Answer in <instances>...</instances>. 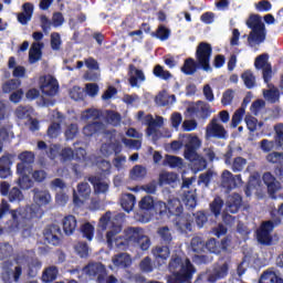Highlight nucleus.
<instances>
[{"instance_id": "f257e3e1", "label": "nucleus", "mask_w": 283, "mask_h": 283, "mask_svg": "<svg viewBox=\"0 0 283 283\" xmlns=\"http://www.w3.org/2000/svg\"><path fill=\"white\" fill-rule=\"evenodd\" d=\"M123 231V226H115L106 233V242L108 247L115 244L116 249L125 251L129 249V244H136L144 235L145 230L138 227H129L124 230V235H118Z\"/></svg>"}, {"instance_id": "f03ea898", "label": "nucleus", "mask_w": 283, "mask_h": 283, "mask_svg": "<svg viewBox=\"0 0 283 283\" xmlns=\"http://www.w3.org/2000/svg\"><path fill=\"white\" fill-rule=\"evenodd\" d=\"M170 274L167 276V283H185L193 280L196 268L189 259L182 262V256L174 254L168 264Z\"/></svg>"}, {"instance_id": "7ed1b4c3", "label": "nucleus", "mask_w": 283, "mask_h": 283, "mask_svg": "<svg viewBox=\"0 0 283 283\" xmlns=\"http://www.w3.org/2000/svg\"><path fill=\"white\" fill-rule=\"evenodd\" d=\"M82 272L88 280L96 283H118V279L114 274L108 275L107 266L102 262H88Z\"/></svg>"}, {"instance_id": "20e7f679", "label": "nucleus", "mask_w": 283, "mask_h": 283, "mask_svg": "<svg viewBox=\"0 0 283 283\" xmlns=\"http://www.w3.org/2000/svg\"><path fill=\"white\" fill-rule=\"evenodd\" d=\"M245 25L251 30L248 35V43L251 48H253V43L260 45V43L266 41V25L260 14H250L245 21Z\"/></svg>"}, {"instance_id": "39448f33", "label": "nucleus", "mask_w": 283, "mask_h": 283, "mask_svg": "<svg viewBox=\"0 0 283 283\" xmlns=\"http://www.w3.org/2000/svg\"><path fill=\"white\" fill-rule=\"evenodd\" d=\"M200 138L198 136L190 137L188 143L185 145L184 158L189 160V163H193L195 165H199L197 167L198 171H202V169H207V160L198 155V149H200Z\"/></svg>"}, {"instance_id": "423d86ee", "label": "nucleus", "mask_w": 283, "mask_h": 283, "mask_svg": "<svg viewBox=\"0 0 283 283\" xmlns=\"http://www.w3.org/2000/svg\"><path fill=\"white\" fill-rule=\"evenodd\" d=\"M211 54H213V48L208 42H200L197 45L195 59L199 62L203 72H213L211 67Z\"/></svg>"}, {"instance_id": "0eeeda50", "label": "nucleus", "mask_w": 283, "mask_h": 283, "mask_svg": "<svg viewBox=\"0 0 283 283\" xmlns=\"http://www.w3.org/2000/svg\"><path fill=\"white\" fill-rule=\"evenodd\" d=\"M282 222V219L279 217L274 219V221L268 220L264 221L260 228L256 230V239L260 244H263L264 247H271L273 242V237L271 233H273V229L277 227Z\"/></svg>"}, {"instance_id": "6e6552de", "label": "nucleus", "mask_w": 283, "mask_h": 283, "mask_svg": "<svg viewBox=\"0 0 283 283\" xmlns=\"http://www.w3.org/2000/svg\"><path fill=\"white\" fill-rule=\"evenodd\" d=\"M13 266L14 263H12L11 261L3 262L2 272L0 274L3 283H12V281L19 283V280H21V275H23V268L21 265H18L13 269Z\"/></svg>"}, {"instance_id": "1a4fd4ad", "label": "nucleus", "mask_w": 283, "mask_h": 283, "mask_svg": "<svg viewBox=\"0 0 283 283\" xmlns=\"http://www.w3.org/2000/svg\"><path fill=\"white\" fill-rule=\"evenodd\" d=\"M231 261H226L222 264H216L212 272L202 273L199 275L198 280H205L208 283H216L218 280H224L229 275V264Z\"/></svg>"}, {"instance_id": "9d476101", "label": "nucleus", "mask_w": 283, "mask_h": 283, "mask_svg": "<svg viewBox=\"0 0 283 283\" xmlns=\"http://www.w3.org/2000/svg\"><path fill=\"white\" fill-rule=\"evenodd\" d=\"M254 67L255 70H262V78L268 85L271 87V80L273 78V66L269 63V55L263 53L255 57L254 60Z\"/></svg>"}, {"instance_id": "9b49d317", "label": "nucleus", "mask_w": 283, "mask_h": 283, "mask_svg": "<svg viewBox=\"0 0 283 283\" xmlns=\"http://www.w3.org/2000/svg\"><path fill=\"white\" fill-rule=\"evenodd\" d=\"M206 136L207 138L227 140V138H229V133L227 132V128L218 122V118H212L206 127Z\"/></svg>"}, {"instance_id": "f8f14e48", "label": "nucleus", "mask_w": 283, "mask_h": 283, "mask_svg": "<svg viewBox=\"0 0 283 283\" xmlns=\"http://www.w3.org/2000/svg\"><path fill=\"white\" fill-rule=\"evenodd\" d=\"M10 213L15 229H19L21 222L36 218V211H34L32 207L18 208L15 210H11Z\"/></svg>"}, {"instance_id": "ddd939ff", "label": "nucleus", "mask_w": 283, "mask_h": 283, "mask_svg": "<svg viewBox=\"0 0 283 283\" xmlns=\"http://www.w3.org/2000/svg\"><path fill=\"white\" fill-rule=\"evenodd\" d=\"M92 195V188L87 182H81L77 185V191L73 190V205L75 207H83L87 200H90V196Z\"/></svg>"}, {"instance_id": "4468645a", "label": "nucleus", "mask_w": 283, "mask_h": 283, "mask_svg": "<svg viewBox=\"0 0 283 283\" xmlns=\"http://www.w3.org/2000/svg\"><path fill=\"white\" fill-rule=\"evenodd\" d=\"M43 235L48 244L59 247V244H61V238L63 235V232L61 231V227H59L57 224H50L44 229Z\"/></svg>"}, {"instance_id": "2eb2a0df", "label": "nucleus", "mask_w": 283, "mask_h": 283, "mask_svg": "<svg viewBox=\"0 0 283 283\" xmlns=\"http://www.w3.org/2000/svg\"><path fill=\"white\" fill-rule=\"evenodd\" d=\"M17 155L6 153L0 157V178L6 180L12 176V165Z\"/></svg>"}, {"instance_id": "dca6fc26", "label": "nucleus", "mask_w": 283, "mask_h": 283, "mask_svg": "<svg viewBox=\"0 0 283 283\" xmlns=\"http://www.w3.org/2000/svg\"><path fill=\"white\" fill-rule=\"evenodd\" d=\"M128 83L130 87H140L139 83H145L147 81V76H145V72L134 64L128 65Z\"/></svg>"}, {"instance_id": "f3484780", "label": "nucleus", "mask_w": 283, "mask_h": 283, "mask_svg": "<svg viewBox=\"0 0 283 283\" xmlns=\"http://www.w3.org/2000/svg\"><path fill=\"white\" fill-rule=\"evenodd\" d=\"M242 175H233L229 170H223L221 175V185L224 189H237V187H240L242 185Z\"/></svg>"}, {"instance_id": "a211bd4d", "label": "nucleus", "mask_w": 283, "mask_h": 283, "mask_svg": "<svg viewBox=\"0 0 283 283\" xmlns=\"http://www.w3.org/2000/svg\"><path fill=\"white\" fill-rule=\"evenodd\" d=\"M40 90L44 96H56L59 94V81L51 75L44 76Z\"/></svg>"}, {"instance_id": "6ab92c4d", "label": "nucleus", "mask_w": 283, "mask_h": 283, "mask_svg": "<svg viewBox=\"0 0 283 283\" xmlns=\"http://www.w3.org/2000/svg\"><path fill=\"white\" fill-rule=\"evenodd\" d=\"M175 224L180 233H189L193 229V217L182 212L176 217Z\"/></svg>"}, {"instance_id": "aec40b11", "label": "nucleus", "mask_w": 283, "mask_h": 283, "mask_svg": "<svg viewBox=\"0 0 283 283\" xmlns=\"http://www.w3.org/2000/svg\"><path fill=\"white\" fill-rule=\"evenodd\" d=\"M170 247L171 245L160 243L151 249V254L156 262H161L163 264H165L167 260H169V255H171Z\"/></svg>"}, {"instance_id": "412c9836", "label": "nucleus", "mask_w": 283, "mask_h": 283, "mask_svg": "<svg viewBox=\"0 0 283 283\" xmlns=\"http://www.w3.org/2000/svg\"><path fill=\"white\" fill-rule=\"evenodd\" d=\"M18 158L21 163L17 164V174H28V165L34 164V153L24 150L18 156Z\"/></svg>"}, {"instance_id": "4be33fe9", "label": "nucleus", "mask_w": 283, "mask_h": 283, "mask_svg": "<svg viewBox=\"0 0 283 283\" xmlns=\"http://www.w3.org/2000/svg\"><path fill=\"white\" fill-rule=\"evenodd\" d=\"M33 193V201L39 207H45V205H50L52 200V195H50L49 190H41L39 188H34L32 190Z\"/></svg>"}, {"instance_id": "5701e85b", "label": "nucleus", "mask_w": 283, "mask_h": 283, "mask_svg": "<svg viewBox=\"0 0 283 283\" xmlns=\"http://www.w3.org/2000/svg\"><path fill=\"white\" fill-rule=\"evenodd\" d=\"M249 103H251V97L245 96L243 98L241 107L239 109H237L234 112V114L232 115L231 127H233V129H235V127H238V125H240V123H242V118H244V114L247 112V106L249 105Z\"/></svg>"}, {"instance_id": "b1692460", "label": "nucleus", "mask_w": 283, "mask_h": 283, "mask_svg": "<svg viewBox=\"0 0 283 283\" xmlns=\"http://www.w3.org/2000/svg\"><path fill=\"white\" fill-rule=\"evenodd\" d=\"M87 180L93 186L95 193L101 195L109 191V182L103 181V178L98 176H90Z\"/></svg>"}, {"instance_id": "393cba45", "label": "nucleus", "mask_w": 283, "mask_h": 283, "mask_svg": "<svg viewBox=\"0 0 283 283\" xmlns=\"http://www.w3.org/2000/svg\"><path fill=\"white\" fill-rule=\"evenodd\" d=\"M198 70H202V66H200V62L193 57L186 59L181 66V72L182 74H186V76H193Z\"/></svg>"}, {"instance_id": "a878e982", "label": "nucleus", "mask_w": 283, "mask_h": 283, "mask_svg": "<svg viewBox=\"0 0 283 283\" xmlns=\"http://www.w3.org/2000/svg\"><path fill=\"white\" fill-rule=\"evenodd\" d=\"M43 42H33L29 50V63H39L43 56Z\"/></svg>"}, {"instance_id": "bb28decb", "label": "nucleus", "mask_w": 283, "mask_h": 283, "mask_svg": "<svg viewBox=\"0 0 283 283\" xmlns=\"http://www.w3.org/2000/svg\"><path fill=\"white\" fill-rule=\"evenodd\" d=\"M78 221L74 214H67L62 220V228L65 235H72L76 231Z\"/></svg>"}, {"instance_id": "cd10ccee", "label": "nucleus", "mask_w": 283, "mask_h": 283, "mask_svg": "<svg viewBox=\"0 0 283 283\" xmlns=\"http://www.w3.org/2000/svg\"><path fill=\"white\" fill-rule=\"evenodd\" d=\"M112 262L117 269H129V266H132V256L125 252H122L115 254Z\"/></svg>"}, {"instance_id": "c85d7f7f", "label": "nucleus", "mask_w": 283, "mask_h": 283, "mask_svg": "<svg viewBox=\"0 0 283 283\" xmlns=\"http://www.w3.org/2000/svg\"><path fill=\"white\" fill-rule=\"evenodd\" d=\"M242 207V196L240 193H232L227 201V211L229 213H238Z\"/></svg>"}, {"instance_id": "c756f323", "label": "nucleus", "mask_w": 283, "mask_h": 283, "mask_svg": "<svg viewBox=\"0 0 283 283\" xmlns=\"http://www.w3.org/2000/svg\"><path fill=\"white\" fill-rule=\"evenodd\" d=\"M259 283H283V279L271 268L261 274Z\"/></svg>"}, {"instance_id": "7c9ffc66", "label": "nucleus", "mask_w": 283, "mask_h": 283, "mask_svg": "<svg viewBox=\"0 0 283 283\" xmlns=\"http://www.w3.org/2000/svg\"><path fill=\"white\" fill-rule=\"evenodd\" d=\"M59 277V266L50 265L42 272L41 280L43 283H52Z\"/></svg>"}, {"instance_id": "2f4dec72", "label": "nucleus", "mask_w": 283, "mask_h": 283, "mask_svg": "<svg viewBox=\"0 0 283 283\" xmlns=\"http://www.w3.org/2000/svg\"><path fill=\"white\" fill-rule=\"evenodd\" d=\"M43 268V262L41 260L34 258L28 261L27 263V275L28 277H36L39 275V271Z\"/></svg>"}, {"instance_id": "473e14b6", "label": "nucleus", "mask_w": 283, "mask_h": 283, "mask_svg": "<svg viewBox=\"0 0 283 283\" xmlns=\"http://www.w3.org/2000/svg\"><path fill=\"white\" fill-rule=\"evenodd\" d=\"M185 211V208L182 207V203L178 199H171L168 201V218H171V216H175V218H178V216H182V212Z\"/></svg>"}, {"instance_id": "72a5a7b5", "label": "nucleus", "mask_w": 283, "mask_h": 283, "mask_svg": "<svg viewBox=\"0 0 283 283\" xmlns=\"http://www.w3.org/2000/svg\"><path fill=\"white\" fill-rule=\"evenodd\" d=\"M157 234L159 235L160 244L171 247V242H174V235L171 234L169 227L165 226L158 228Z\"/></svg>"}, {"instance_id": "f704fd0d", "label": "nucleus", "mask_w": 283, "mask_h": 283, "mask_svg": "<svg viewBox=\"0 0 283 283\" xmlns=\"http://www.w3.org/2000/svg\"><path fill=\"white\" fill-rule=\"evenodd\" d=\"M120 205L126 213L134 211V207H136V196L132 193H125L120 198Z\"/></svg>"}, {"instance_id": "c9c22d12", "label": "nucleus", "mask_w": 283, "mask_h": 283, "mask_svg": "<svg viewBox=\"0 0 283 283\" xmlns=\"http://www.w3.org/2000/svg\"><path fill=\"white\" fill-rule=\"evenodd\" d=\"M101 132H103V123L102 122H93L83 127V134H84V136H87L88 138L96 134H101Z\"/></svg>"}, {"instance_id": "e433bc0d", "label": "nucleus", "mask_w": 283, "mask_h": 283, "mask_svg": "<svg viewBox=\"0 0 283 283\" xmlns=\"http://www.w3.org/2000/svg\"><path fill=\"white\" fill-rule=\"evenodd\" d=\"M21 87V80L11 78L2 84L3 94H12V92H17Z\"/></svg>"}, {"instance_id": "4c0bfd02", "label": "nucleus", "mask_w": 283, "mask_h": 283, "mask_svg": "<svg viewBox=\"0 0 283 283\" xmlns=\"http://www.w3.org/2000/svg\"><path fill=\"white\" fill-rule=\"evenodd\" d=\"M155 39H159V41H167L171 36V29L160 24L156 32L150 33Z\"/></svg>"}, {"instance_id": "58836bf2", "label": "nucleus", "mask_w": 283, "mask_h": 283, "mask_svg": "<svg viewBox=\"0 0 283 283\" xmlns=\"http://www.w3.org/2000/svg\"><path fill=\"white\" fill-rule=\"evenodd\" d=\"M241 78H242L247 90H253V87H255V74H253V71L245 70L241 74Z\"/></svg>"}, {"instance_id": "ea45409f", "label": "nucleus", "mask_w": 283, "mask_h": 283, "mask_svg": "<svg viewBox=\"0 0 283 283\" xmlns=\"http://www.w3.org/2000/svg\"><path fill=\"white\" fill-rule=\"evenodd\" d=\"M147 177V168L142 165H136L130 170V178L133 180H143Z\"/></svg>"}, {"instance_id": "a19ab883", "label": "nucleus", "mask_w": 283, "mask_h": 283, "mask_svg": "<svg viewBox=\"0 0 283 283\" xmlns=\"http://www.w3.org/2000/svg\"><path fill=\"white\" fill-rule=\"evenodd\" d=\"M222 207H224V201L222 198L216 197L210 203V211L214 218H218L222 213Z\"/></svg>"}, {"instance_id": "79ce46f5", "label": "nucleus", "mask_w": 283, "mask_h": 283, "mask_svg": "<svg viewBox=\"0 0 283 283\" xmlns=\"http://www.w3.org/2000/svg\"><path fill=\"white\" fill-rule=\"evenodd\" d=\"M153 74L154 76H156L157 78H161V81H169V78H171V72L166 71L165 67L160 64L155 65L154 70H153Z\"/></svg>"}, {"instance_id": "37998d69", "label": "nucleus", "mask_w": 283, "mask_h": 283, "mask_svg": "<svg viewBox=\"0 0 283 283\" xmlns=\"http://www.w3.org/2000/svg\"><path fill=\"white\" fill-rule=\"evenodd\" d=\"M120 120H123L120 113L114 111H106V122L109 125H113V127H118V125H120Z\"/></svg>"}, {"instance_id": "c03bdc74", "label": "nucleus", "mask_w": 283, "mask_h": 283, "mask_svg": "<svg viewBox=\"0 0 283 283\" xmlns=\"http://www.w3.org/2000/svg\"><path fill=\"white\" fill-rule=\"evenodd\" d=\"M178 180V175L175 172H161L159 174V185H174Z\"/></svg>"}, {"instance_id": "a18cd8bd", "label": "nucleus", "mask_w": 283, "mask_h": 283, "mask_svg": "<svg viewBox=\"0 0 283 283\" xmlns=\"http://www.w3.org/2000/svg\"><path fill=\"white\" fill-rule=\"evenodd\" d=\"M21 177L18 179V185L20 189H32L34 187V181L30 178V176L25 174H19Z\"/></svg>"}, {"instance_id": "49530a36", "label": "nucleus", "mask_w": 283, "mask_h": 283, "mask_svg": "<svg viewBox=\"0 0 283 283\" xmlns=\"http://www.w3.org/2000/svg\"><path fill=\"white\" fill-rule=\"evenodd\" d=\"M156 201H154V197L146 196L139 201V209L142 211H151V209H155Z\"/></svg>"}, {"instance_id": "de8ad7c7", "label": "nucleus", "mask_w": 283, "mask_h": 283, "mask_svg": "<svg viewBox=\"0 0 283 283\" xmlns=\"http://www.w3.org/2000/svg\"><path fill=\"white\" fill-rule=\"evenodd\" d=\"M38 149L40 151H45L48 158H51V160L56 158V149H54V147H49L48 144L43 140L38 142Z\"/></svg>"}, {"instance_id": "09e8293b", "label": "nucleus", "mask_w": 283, "mask_h": 283, "mask_svg": "<svg viewBox=\"0 0 283 283\" xmlns=\"http://www.w3.org/2000/svg\"><path fill=\"white\" fill-rule=\"evenodd\" d=\"M247 166V159L243 157H235L231 163V169L234 174H238Z\"/></svg>"}, {"instance_id": "8fccbe9b", "label": "nucleus", "mask_w": 283, "mask_h": 283, "mask_svg": "<svg viewBox=\"0 0 283 283\" xmlns=\"http://www.w3.org/2000/svg\"><path fill=\"white\" fill-rule=\"evenodd\" d=\"M193 218L199 229H202V227H205V224H207V222L209 221V214L205 211H197L196 213H193Z\"/></svg>"}, {"instance_id": "3c124183", "label": "nucleus", "mask_w": 283, "mask_h": 283, "mask_svg": "<svg viewBox=\"0 0 283 283\" xmlns=\"http://www.w3.org/2000/svg\"><path fill=\"white\" fill-rule=\"evenodd\" d=\"M64 136L66 140H74L78 136V124H70L64 132Z\"/></svg>"}, {"instance_id": "603ef678", "label": "nucleus", "mask_w": 283, "mask_h": 283, "mask_svg": "<svg viewBox=\"0 0 283 283\" xmlns=\"http://www.w3.org/2000/svg\"><path fill=\"white\" fill-rule=\"evenodd\" d=\"M81 233L83 234V238H86V240L92 241L94 239V226L92 223L86 222L81 227Z\"/></svg>"}, {"instance_id": "864d4df0", "label": "nucleus", "mask_w": 283, "mask_h": 283, "mask_svg": "<svg viewBox=\"0 0 283 283\" xmlns=\"http://www.w3.org/2000/svg\"><path fill=\"white\" fill-rule=\"evenodd\" d=\"M8 198L9 202H21L23 200V192L21 189L13 187L10 189Z\"/></svg>"}, {"instance_id": "5fc2aeb1", "label": "nucleus", "mask_w": 283, "mask_h": 283, "mask_svg": "<svg viewBox=\"0 0 283 283\" xmlns=\"http://www.w3.org/2000/svg\"><path fill=\"white\" fill-rule=\"evenodd\" d=\"M190 244L195 253H200V251L206 247V242L201 237H193Z\"/></svg>"}, {"instance_id": "6e6d98bb", "label": "nucleus", "mask_w": 283, "mask_h": 283, "mask_svg": "<svg viewBox=\"0 0 283 283\" xmlns=\"http://www.w3.org/2000/svg\"><path fill=\"white\" fill-rule=\"evenodd\" d=\"M164 165H168L171 167V169H176V167L182 166V158L172 155H166Z\"/></svg>"}, {"instance_id": "4d7b16f0", "label": "nucleus", "mask_w": 283, "mask_h": 283, "mask_svg": "<svg viewBox=\"0 0 283 283\" xmlns=\"http://www.w3.org/2000/svg\"><path fill=\"white\" fill-rule=\"evenodd\" d=\"M46 134L49 138H59L61 134V123L53 122L49 126Z\"/></svg>"}, {"instance_id": "13d9d810", "label": "nucleus", "mask_w": 283, "mask_h": 283, "mask_svg": "<svg viewBox=\"0 0 283 283\" xmlns=\"http://www.w3.org/2000/svg\"><path fill=\"white\" fill-rule=\"evenodd\" d=\"M82 118L84 120H90V118H93V120H98V118H101V111L96 108H88L82 113Z\"/></svg>"}, {"instance_id": "bf43d9fd", "label": "nucleus", "mask_w": 283, "mask_h": 283, "mask_svg": "<svg viewBox=\"0 0 283 283\" xmlns=\"http://www.w3.org/2000/svg\"><path fill=\"white\" fill-rule=\"evenodd\" d=\"M206 249L210 253H214L216 255L220 254V241H218L216 239H209L206 242Z\"/></svg>"}, {"instance_id": "052dcab7", "label": "nucleus", "mask_w": 283, "mask_h": 283, "mask_svg": "<svg viewBox=\"0 0 283 283\" xmlns=\"http://www.w3.org/2000/svg\"><path fill=\"white\" fill-rule=\"evenodd\" d=\"M185 205L188 207V209H196L198 206V198L196 197V193L188 192L185 195Z\"/></svg>"}, {"instance_id": "680f3d73", "label": "nucleus", "mask_w": 283, "mask_h": 283, "mask_svg": "<svg viewBox=\"0 0 283 283\" xmlns=\"http://www.w3.org/2000/svg\"><path fill=\"white\" fill-rule=\"evenodd\" d=\"M75 252L81 258H88L90 256V247L85 242H78L75 245Z\"/></svg>"}, {"instance_id": "e2e57ef3", "label": "nucleus", "mask_w": 283, "mask_h": 283, "mask_svg": "<svg viewBox=\"0 0 283 283\" xmlns=\"http://www.w3.org/2000/svg\"><path fill=\"white\" fill-rule=\"evenodd\" d=\"M139 269L143 273H151L154 271V265L151 264V258L146 256L139 263Z\"/></svg>"}, {"instance_id": "0e129e2a", "label": "nucleus", "mask_w": 283, "mask_h": 283, "mask_svg": "<svg viewBox=\"0 0 283 283\" xmlns=\"http://www.w3.org/2000/svg\"><path fill=\"white\" fill-rule=\"evenodd\" d=\"M60 157L62 163H67L70 160H74V149L70 147H65L61 150Z\"/></svg>"}, {"instance_id": "69168bd1", "label": "nucleus", "mask_w": 283, "mask_h": 283, "mask_svg": "<svg viewBox=\"0 0 283 283\" xmlns=\"http://www.w3.org/2000/svg\"><path fill=\"white\" fill-rule=\"evenodd\" d=\"M135 244H137L142 251H149V248L151 247V239L144 234Z\"/></svg>"}, {"instance_id": "338daca9", "label": "nucleus", "mask_w": 283, "mask_h": 283, "mask_svg": "<svg viewBox=\"0 0 283 283\" xmlns=\"http://www.w3.org/2000/svg\"><path fill=\"white\" fill-rule=\"evenodd\" d=\"M155 212L160 216V218H168V205L159 201L157 203H155Z\"/></svg>"}, {"instance_id": "774afa93", "label": "nucleus", "mask_w": 283, "mask_h": 283, "mask_svg": "<svg viewBox=\"0 0 283 283\" xmlns=\"http://www.w3.org/2000/svg\"><path fill=\"white\" fill-rule=\"evenodd\" d=\"M84 96H85V93L83 92V88L78 86H74L70 92V97L73 101H83Z\"/></svg>"}]
</instances>
